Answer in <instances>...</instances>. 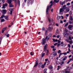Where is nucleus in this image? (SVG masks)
<instances>
[{
  "label": "nucleus",
  "mask_w": 73,
  "mask_h": 73,
  "mask_svg": "<svg viewBox=\"0 0 73 73\" xmlns=\"http://www.w3.org/2000/svg\"><path fill=\"white\" fill-rule=\"evenodd\" d=\"M52 5H53L52 4H51L49 7V6H47V7L46 9V13L47 15H48V14L49 13V9L50 8H51L52 7Z\"/></svg>",
  "instance_id": "f257e3e1"
},
{
  "label": "nucleus",
  "mask_w": 73,
  "mask_h": 73,
  "mask_svg": "<svg viewBox=\"0 0 73 73\" xmlns=\"http://www.w3.org/2000/svg\"><path fill=\"white\" fill-rule=\"evenodd\" d=\"M47 38H48V36H47L46 38L45 39L44 38H43L42 39V45H44V44L45 45V43H46V40L47 39Z\"/></svg>",
  "instance_id": "f03ea898"
},
{
  "label": "nucleus",
  "mask_w": 73,
  "mask_h": 73,
  "mask_svg": "<svg viewBox=\"0 0 73 73\" xmlns=\"http://www.w3.org/2000/svg\"><path fill=\"white\" fill-rule=\"evenodd\" d=\"M7 1L8 3L9 4V7H13V5L11 4V3H12V0H7Z\"/></svg>",
  "instance_id": "7ed1b4c3"
},
{
  "label": "nucleus",
  "mask_w": 73,
  "mask_h": 73,
  "mask_svg": "<svg viewBox=\"0 0 73 73\" xmlns=\"http://www.w3.org/2000/svg\"><path fill=\"white\" fill-rule=\"evenodd\" d=\"M2 12L3 15H5V14H6V13H7V10L5 9H3Z\"/></svg>",
  "instance_id": "20e7f679"
},
{
  "label": "nucleus",
  "mask_w": 73,
  "mask_h": 73,
  "mask_svg": "<svg viewBox=\"0 0 73 73\" xmlns=\"http://www.w3.org/2000/svg\"><path fill=\"white\" fill-rule=\"evenodd\" d=\"M57 54V52L56 51L54 52H52L53 57H55V56H56Z\"/></svg>",
  "instance_id": "39448f33"
},
{
  "label": "nucleus",
  "mask_w": 73,
  "mask_h": 73,
  "mask_svg": "<svg viewBox=\"0 0 73 73\" xmlns=\"http://www.w3.org/2000/svg\"><path fill=\"white\" fill-rule=\"evenodd\" d=\"M72 27H73V26L72 25H68V28L70 30H72Z\"/></svg>",
  "instance_id": "423d86ee"
},
{
  "label": "nucleus",
  "mask_w": 73,
  "mask_h": 73,
  "mask_svg": "<svg viewBox=\"0 0 73 73\" xmlns=\"http://www.w3.org/2000/svg\"><path fill=\"white\" fill-rule=\"evenodd\" d=\"M63 35L65 37H66V38H67L68 37V34H67V33H64Z\"/></svg>",
  "instance_id": "0eeeda50"
},
{
  "label": "nucleus",
  "mask_w": 73,
  "mask_h": 73,
  "mask_svg": "<svg viewBox=\"0 0 73 73\" xmlns=\"http://www.w3.org/2000/svg\"><path fill=\"white\" fill-rule=\"evenodd\" d=\"M48 19L50 24H51V23L50 22H52V23H53V19H52L51 21H50V17L48 18Z\"/></svg>",
  "instance_id": "6e6552de"
},
{
  "label": "nucleus",
  "mask_w": 73,
  "mask_h": 73,
  "mask_svg": "<svg viewBox=\"0 0 73 73\" xmlns=\"http://www.w3.org/2000/svg\"><path fill=\"white\" fill-rule=\"evenodd\" d=\"M13 9H9V11H10V14L12 15V12L13 11Z\"/></svg>",
  "instance_id": "1a4fd4ad"
},
{
  "label": "nucleus",
  "mask_w": 73,
  "mask_h": 73,
  "mask_svg": "<svg viewBox=\"0 0 73 73\" xmlns=\"http://www.w3.org/2000/svg\"><path fill=\"white\" fill-rule=\"evenodd\" d=\"M65 1H64L63 2H62L61 1H60V5H63L64 4H65Z\"/></svg>",
  "instance_id": "9d476101"
},
{
  "label": "nucleus",
  "mask_w": 73,
  "mask_h": 73,
  "mask_svg": "<svg viewBox=\"0 0 73 73\" xmlns=\"http://www.w3.org/2000/svg\"><path fill=\"white\" fill-rule=\"evenodd\" d=\"M48 44H46L45 46H44V50H46V48H47V47H48Z\"/></svg>",
  "instance_id": "9b49d317"
},
{
  "label": "nucleus",
  "mask_w": 73,
  "mask_h": 73,
  "mask_svg": "<svg viewBox=\"0 0 73 73\" xmlns=\"http://www.w3.org/2000/svg\"><path fill=\"white\" fill-rule=\"evenodd\" d=\"M64 11V9L62 8H60V12H62Z\"/></svg>",
  "instance_id": "f8f14e48"
},
{
  "label": "nucleus",
  "mask_w": 73,
  "mask_h": 73,
  "mask_svg": "<svg viewBox=\"0 0 73 73\" xmlns=\"http://www.w3.org/2000/svg\"><path fill=\"white\" fill-rule=\"evenodd\" d=\"M63 61H65V60H66V58H67V57L65 56H63Z\"/></svg>",
  "instance_id": "ddd939ff"
},
{
  "label": "nucleus",
  "mask_w": 73,
  "mask_h": 73,
  "mask_svg": "<svg viewBox=\"0 0 73 73\" xmlns=\"http://www.w3.org/2000/svg\"><path fill=\"white\" fill-rule=\"evenodd\" d=\"M63 8L64 9H66L67 8V7H66V5H64L63 6Z\"/></svg>",
  "instance_id": "4468645a"
},
{
  "label": "nucleus",
  "mask_w": 73,
  "mask_h": 73,
  "mask_svg": "<svg viewBox=\"0 0 73 73\" xmlns=\"http://www.w3.org/2000/svg\"><path fill=\"white\" fill-rule=\"evenodd\" d=\"M49 50H47L46 52V55L47 56H48V54H49Z\"/></svg>",
  "instance_id": "2eb2a0df"
},
{
  "label": "nucleus",
  "mask_w": 73,
  "mask_h": 73,
  "mask_svg": "<svg viewBox=\"0 0 73 73\" xmlns=\"http://www.w3.org/2000/svg\"><path fill=\"white\" fill-rule=\"evenodd\" d=\"M52 29H53V28L52 27H49L48 28V31H50V30H52Z\"/></svg>",
  "instance_id": "dca6fc26"
},
{
  "label": "nucleus",
  "mask_w": 73,
  "mask_h": 73,
  "mask_svg": "<svg viewBox=\"0 0 73 73\" xmlns=\"http://www.w3.org/2000/svg\"><path fill=\"white\" fill-rule=\"evenodd\" d=\"M67 68L68 70H71V69H72V67L68 66L67 67Z\"/></svg>",
  "instance_id": "f3484780"
},
{
  "label": "nucleus",
  "mask_w": 73,
  "mask_h": 73,
  "mask_svg": "<svg viewBox=\"0 0 73 73\" xmlns=\"http://www.w3.org/2000/svg\"><path fill=\"white\" fill-rule=\"evenodd\" d=\"M60 0H54V2H55V3H58L59 2Z\"/></svg>",
  "instance_id": "a211bd4d"
},
{
  "label": "nucleus",
  "mask_w": 73,
  "mask_h": 73,
  "mask_svg": "<svg viewBox=\"0 0 73 73\" xmlns=\"http://www.w3.org/2000/svg\"><path fill=\"white\" fill-rule=\"evenodd\" d=\"M30 1H27V5L28 6H29V5L30 4Z\"/></svg>",
  "instance_id": "6ab92c4d"
},
{
  "label": "nucleus",
  "mask_w": 73,
  "mask_h": 73,
  "mask_svg": "<svg viewBox=\"0 0 73 73\" xmlns=\"http://www.w3.org/2000/svg\"><path fill=\"white\" fill-rule=\"evenodd\" d=\"M38 63L36 62L34 66V68H35V67H36V66H37L38 65Z\"/></svg>",
  "instance_id": "aec40b11"
},
{
  "label": "nucleus",
  "mask_w": 73,
  "mask_h": 73,
  "mask_svg": "<svg viewBox=\"0 0 73 73\" xmlns=\"http://www.w3.org/2000/svg\"><path fill=\"white\" fill-rule=\"evenodd\" d=\"M49 68L50 69H53V66H50L49 67Z\"/></svg>",
  "instance_id": "412c9836"
},
{
  "label": "nucleus",
  "mask_w": 73,
  "mask_h": 73,
  "mask_svg": "<svg viewBox=\"0 0 73 73\" xmlns=\"http://www.w3.org/2000/svg\"><path fill=\"white\" fill-rule=\"evenodd\" d=\"M60 19H61V17L60 16H58L57 17V20H60Z\"/></svg>",
  "instance_id": "4be33fe9"
},
{
  "label": "nucleus",
  "mask_w": 73,
  "mask_h": 73,
  "mask_svg": "<svg viewBox=\"0 0 73 73\" xmlns=\"http://www.w3.org/2000/svg\"><path fill=\"white\" fill-rule=\"evenodd\" d=\"M53 40L54 42H57V41H58V40L57 39H53Z\"/></svg>",
  "instance_id": "5701e85b"
},
{
  "label": "nucleus",
  "mask_w": 73,
  "mask_h": 73,
  "mask_svg": "<svg viewBox=\"0 0 73 73\" xmlns=\"http://www.w3.org/2000/svg\"><path fill=\"white\" fill-rule=\"evenodd\" d=\"M30 54L31 56H33V55H34V52H31L30 53Z\"/></svg>",
  "instance_id": "b1692460"
},
{
  "label": "nucleus",
  "mask_w": 73,
  "mask_h": 73,
  "mask_svg": "<svg viewBox=\"0 0 73 73\" xmlns=\"http://www.w3.org/2000/svg\"><path fill=\"white\" fill-rule=\"evenodd\" d=\"M4 17L6 20H8V16H5Z\"/></svg>",
  "instance_id": "393cba45"
},
{
  "label": "nucleus",
  "mask_w": 73,
  "mask_h": 73,
  "mask_svg": "<svg viewBox=\"0 0 73 73\" xmlns=\"http://www.w3.org/2000/svg\"><path fill=\"white\" fill-rule=\"evenodd\" d=\"M69 23L70 24H73V21L71 22V21H69Z\"/></svg>",
  "instance_id": "a878e982"
},
{
  "label": "nucleus",
  "mask_w": 73,
  "mask_h": 73,
  "mask_svg": "<svg viewBox=\"0 0 73 73\" xmlns=\"http://www.w3.org/2000/svg\"><path fill=\"white\" fill-rule=\"evenodd\" d=\"M33 3H34V0H33L31 1L30 4H32Z\"/></svg>",
  "instance_id": "bb28decb"
},
{
  "label": "nucleus",
  "mask_w": 73,
  "mask_h": 73,
  "mask_svg": "<svg viewBox=\"0 0 73 73\" xmlns=\"http://www.w3.org/2000/svg\"><path fill=\"white\" fill-rule=\"evenodd\" d=\"M68 25H69V23H67L65 25V27H67V26H68Z\"/></svg>",
  "instance_id": "cd10ccee"
},
{
  "label": "nucleus",
  "mask_w": 73,
  "mask_h": 73,
  "mask_svg": "<svg viewBox=\"0 0 73 73\" xmlns=\"http://www.w3.org/2000/svg\"><path fill=\"white\" fill-rule=\"evenodd\" d=\"M5 21V20H4V19H2L1 20V22H4Z\"/></svg>",
  "instance_id": "c85d7f7f"
},
{
  "label": "nucleus",
  "mask_w": 73,
  "mask_h": 73,
  "mask_svg": "<svg viewBox=\"0 0 73 73\" xmlns=\"http://www.w3.org/2000/svg\"><path fill=\"white\" fill-rule=\"evenodd\" d=\"M70 20H71L72 21H73V17H72V16L70 17Z\"/></svg>",
  "instance_id": "c756f323"
},
{
  "label": "nucleus",
  "mask_w": 73,
  "mask_h": 73,
  "mask_svg": "<svg viewBox=\"0 0 73 73\" xmlns=\"http://www.w3.org/2000/svg\"><path fill=\"white\" fill-rule=\"evenodd\" d=\"M42 63H39V68H40V67L41 66H42Z\"/></svg>",
  "instance_id": "7c9ffc66"
},
{
  "label": "nucleus",
  "mask_w": 73,
  "mask_h": 73,
  "mask_svg": "<svg viewBox=\"0 0 73 73\" xmlns=\"http://www.w3.org/2000/svg\"><path fill=\"white\" fill-rule=\"evenodd\" d=\"M50 73H53V71L52 70H50Z\"/></svg>",
  "instance_id": "2f4dec72"
},
{
  "label": "nucleus",
  "mask_w": 73,
  "mask_h": 73,
  "mask_svg": "<svg viewBox=\"0 0 73 73\" xmlns=\"http://www.w3.org/2000/svg\"><path fill=\"white\" fill-rule=\"evenodd\" d=\"M5 17V16L4 15H3L0 17L1 19H3V18H4V17Z\"/></svg>",
  "instance_id": "473e14b6"
},
{
  "label": "nucleus",
  "mask_w": 73,
  "mask_h": 73,
  "mask_svg": "<svg viewBox=\"0 0 73 73\" xmlns=\"http://www.w3.org/2000/svg\"><path fill=\"white\" fill-rule=\"evenodd\" d=\"M45 53H43L42 55V57H43L45 56Z\"/></svg>",
  "instance_id": "72a5a7b5"
},
{
  "label": "nucleus",
  "mask_w": 73,
  "mask_h": 73,
  "mask_svg": "<svg viewBox=\"0 0 73 73\" xmlns=\"http://www.w3.org/2000/svg\"><path fill=\"white\" fill-rule=\"evenodd\" d=\"M62 54H63V53H60L59 57H61V55H62Z\"/></svg>",
  "instance_id": "f704fd0d"
},
{
  "label": "nucleus",
  "mask_w": 73,
  "mask_h": 73,
  "mask_svg": "<svg viewBox=\"0 0 73 73\" xmlns=\"http://www.w3.org/2000/svg\"><path fill=\"white\" fill-rule=\"evenodd\" d=\"M72 11H70L69 13V15H72Z\"/></svg>",
  "instance_id": "c9c22d12"
},
{
  "label": "nucleus",
  "mask_w": 73,
  "mask_h": 73,
  "mask_svg": "<svg viewBox=\"0 0 73 73\" xmlns=\"http://www.w3.org/2000/svg\"><path fill=\"white\" fill-rule=\"evenodd\" d=\"M45 66H44V65H42L41 66L42 68H44L45 67Z\"/></svg>",
  "instance_id": "e433bc0d"
},
{
  "label": "nucleus",
  "mask_w": 73,
  "mask_h": 73,
  "mask_svg": "<svg viewBox=\"0 0 73 73\" xmlns=\"http://www.w3.org/2000/svg\"><path fill=\"white\" fill-rule=\"evenodd\" d=\"M51 48H54V46H53V45H52L51 46Z\"/></svg>",
  "instance_id": "4c0bfd02"
},
{
  "label": "nucleus",
  "mask_w": 73,
  "mask_h": 73,
  "mask_svg": "<svg viewBox=\"0 0 73 73\" xmlns=\"http://www.w3.org/2000/svg\"><path fill=\"white\" fill-rule=\"evenodd\" d=\"M70 5V3H67L66 5H67V6H68V5Z\"/></svg>",
  "instance_id": "58836bf2"
},
{
  "label": "nucleus",
  "mask_w": 73,
  "mask_h": 73,
  "mask_svg": "<svg viewBox=\"0 0 73 73\" xmlns=\"http://www.w3.org/2000/svg\"><path fill=\"white\" fill-rule=\"evenodd\" d=\"M69 11H70L69 9L68 8L66 9V11H67V12H69Z\"/></svg>",
  "instance_id": "ea45409f"
},
{
  "label": "nucleus",
  "mask_w": 73,
  "mask_h": 73,
  "mask_svg": "<svg viewBox=\"0 0 73 73\" xmlns=\"http://www.w3.org/2000/svg\"><path fill=\"white\" fill-rule=\"evenodd\" d=\"M5 7H7L8 5V4L7 3H5V5H3Z\"/></svg>",
  "instance_id": "a19ab883"
},
{
  "label": "nucleus",
  "mask_w": 73,
  "mask_h": 73,
  "mask_svg": "<svg viewBox=\"0 0 73 73\" xmlns=\"http://www.w3.org/2000/svg\"><path fill=\"white\" fill-rule=\"evenodd\" d=\"M14 2L15 3H16V4H17L18 3L17 2V0H14Z\"/></svg>",
  "instance_id": "79ce46f5"
},
{
  "label": "nucleus",
  "mask_w": 73,
  "mask_h": 73,
  "mask_svg": "<svg viewBox=\"0 0 73 73\" xmlns=\"http://www.w3.org/2000/svg\"><path fill=\"white\" fill-rule=\"evenodd\" d=\"M18 1L19 2V5L20 6V0H18Z\"/></svg>",
  "instance_id": "37998d69"
},
{
  "label": "nucleus",
  "mask_w": 73,
  "mask_h": 73,
  "mask_svg": "<svg viewBox=\"0 0 73 73\" xmlns=\"http://www.w3.org/2000/svg\"><path fill=\"white\" fill-rule=\"evenodd\" d=\"M60 44H57V47L58 48V47H59V46H60Z\"/></svg>",
  "instance_id": "c03bdc74"
},
{
  "label": "nucleus",
  "mask_w": 73,
  "mask_h": 73,
  "mask_svg": "<svg viewBox=\"0 0 73 73\" xmlns=\"http://www.w3.org/2000/svg\"><path fill=\"white\" fill-rule=\"evenodd\" d=\"M69 39L70 40H72V38H71V37L69 36Z\"/></svg>",
  "instance_id": "a18cd8bd"
},
{
  "label": "nucleus",
  "mask_w": 73,
  "mask_h": 73,
  "mask_svg": "<svg viewBox=\"0 0 73 73\" xmlns=\"http://www.w3.org/2000/svg\"><path fill=\"white\" fill-rule=\"evenodd\" d=\"M48 30H47L46 31H45V34L46 35V34H47V33H48Z\"/></svg>",
  "instance_id": "49530a36"
},
{
  "label": "nucleus",
  "mask_w": 73,
  "mask_h": 73,
  "mask_svg": "<svg viewBox=\"0 0 73 73\" xmlns=\"http://www.w3.org/2000/svg\"><path fill=\"white\" fill-rule=\"evenodd\" d=\"M2 8H3V9H5V7L4 5H3Z\"/></svg>",
  "instance_id": "de8ad7c7"
},
{
  "label": "nucleus",
  "mask_w": 73,
  "mask_h": 73,
  "mask_svg": "<svg viewBox=\"0 0 73 73\" xmlns=\"http://www.w3.org/2000/svg\"><path fill=\"white\" fill-rule=\"evenodd\" d=\"M68 47H69V48H70V44H68Z\"/></svg>",
  "instance_id": "09e8293b"
},
{
  "label": "nucleus",
  "mask_w": 73,
  "mask_h": 73,
  "mask_svg": "<svg viewBox=\"0 0 73 73\" xmlns=\"http://www.w3.org/2000/svg\"><path fill=\"white\" fill-rule=\"evenodd\" d=\"M68 51L70 52H71V50H70V48H68Z\"/></svg>",
  "instance_id": "8fccbe9b"
},
{
  "label": "nucleus",
  "mask_w": 73,
  "mask_h": 73,
  "mask_svg": "<svg viewBox=\"0 0 73 73\" xmlns=\"http://www.w3.org/2000/svg\"><path fill=\"white\" fill-rule=\"evenodd\" d=\"M6 29H7V28L6 27H5L3 29V30L5 31V30H6Z\"/></svg>",
  "instance_id": "3c124183"
},
{
  "label": "nucleus",
  "mask_w": 73,
  "mask_h": 73,
  "mask_svg": "<svg viewBox=\"0 0 73 73\" xmlns=\"http://www.w3.org/2000/svg\"><path fill=\"white\" fill-rule=\"evenodd\" d=\"M6 36L7 37H9V34H8Z\"/></svg>",
  "instance_id": "603ef678"
},
{
  "label": "nucleus",
  "mask_w": 73,
  "mask_h": 73,
  "mask_svg": "<svg viewBox=\"0 0 73 73\" xmlns=\"http://www.w3.org/2000/svg\"><path fill=\"white\" fill-rule=\"evenodd\" d=\"M52 34H50L48 35V36H49V37H52Z\"/></svg>",
  "instance_id": "864d4df0"
},
{
  "label": "nucleus",
  "mask_w": 73,
  "mask_h": 73,
  "mask_svg": "<svg viewBox=\"0 0 73 73\" xmlns=\"http://www.w3.org/2000/svg\"><path fill=\"white\" fill-rule=\"evenodd\" d=\"M61 53V50H59L58 52V53Z\"/></svg>",
  "instance_id": "5fc2aeb1"
},
{
  "label": "nucleus",
  "mask_w": 73,
  "mask_h": 73,
  "mask_svg": "<svg viewBox=\"0 0 73 73\" xmlns=\"http://www.w3.org/2000/svg\"><path fill=\"white\" fill-rule=\"evenodd\" d=\"M58 44V43H54V45L55 46V45H57V44Z\"/></svg>",
  "instance_id": "6e6d98bb"
},
{
  "label": "nucleus",
  "mask_w": 73,
  "mask_h": 73,
  "mask_svg": "<svg viewBox=\"0 0 73 73\" xmlns=\"http://www.w3.org/2000/svg\"><path fill=\"white\" fill-rule=\"evenodd\" d=\"M70 61H73V58L72 59L70 58Z\"/></svg>",
  "instance_id": "4d7b16f0"
},
{
  "label": "nucleus",
  "mask_w": 73,
  "mask_h": 73,
  "mask_svg": "<svg viewBox=\"0 0 73 73\" xmlns=\"http://www.w3.org/2000/svg\"><path fill=\"white\" fill-rule=\"evenodd\" d=\"M63 54H64V55H66L67 54L66 53H63Z\"/></svg>",
  "instance_id": "13d9d810"
},
{
  "label": "nucleus",
  "mask_w": 73,
  "mask_h": 73,
  "mask_svg": "<svg viewBox=\"0 0 73 73\" xmlns=\"http://www.w3.org/2000/svg\"><path fill=\"white\" fill-rule=\"evenodd\" d=\"M58 43H59V44H60V43L61 42V41H60L59 40H58Z\"/></svg>",
  "instance_id": "bf43d9fd"
},
{
  "label": "nucleus",
  "mask_w": 73,
  "mask_h": 73,
  "mask_svg": "<svg viewBox=\"0 0 73 73\" xmlns=\"http://www.w3.org/2000/svg\"><path fill=\"white\" fill-rule=\"evenodd\" d=\"M56 50V49L55 48H54L52 49V50L53 51H55V50Z\"/></svg>",
  "instance_id": "052dcab7"
},
{
  "label": "nucleus",
  "mask_w": 73,
  "mask_h": 73,
  "mask_svg": "<svg viewBox=\"0 0 73 73\" xmlns=\"http://www.w3.org/2000/svg\"><path fill=\"white\" fill-rule=\"evenodd\" d=\"M60 35H57V38H59V37H60Z\"/></svg>",
  "instance_id": "680f3d73"
},
{
  "label": "nucleus",
  "mask_w": 73,
  "mask_h": 73,
  "mask_svg": "<svg viewBox=\"0 0 73 73\" xmlns=\"http://www.w3.org/2000/svg\"><path fill=\"white\" fill-rule=\"evenodd\" d=\"M66 41L67 42H69V39H66Z\"/></svg>",
  "instance_id": "e2e57ef3"
},
{
  "label": "nucleus",
  "mask_w": 73,
  "mask_h": 73,
  "mask_svg": "<svg viewBox=\"0 0 73 73\" xmlns=\"http://www.w3.org/2000/svg\"><path fill=\"white\" fill-rule=\"evenodd\" d=\"M70 62V60H68V62H67V64H69Z\"/></svg>",
  "instance_id": "0e129e2a"
},
{
  "label": "nucleus",
  "mask_w": 73,
  "mask_h": 73,
  "mask_svg": "<svg viewBox=\"0 0 73 73\" xmlns=\"http://www.w3.org/2000/svg\"><path fill=\"white\" fill-rule=\"evenodd\" d=\"M53 3V1L52 0L50 2V4H52Z\"/></svg>",
  "instance_id": "69168bd1"
},
{
  "label": "nucleus",
  "mask_w": 73,
  "mask_h": 73,
  "mask_svg": "<svg viewBox=\"0 0 73 73\" xmlns=\"http://www.w3.org/2000/svg\"><path fill=\"white\" fill-rule=\"evenodd\" d=\"M66 73H69V72L68 71H66Z\"/></svg>",
  "instance_id": "338daca9"
},
{
  "label": "nucleus",
  "mask_w": 73,
  "mask_h": 73,
  "mask_svg": "<svg viewBox=\"0 0 73 73\" xmlns=\"http://www.w3.org/2000/svg\"><path fill=\"white\" fill-rule=\"evenodd\" d=\"M45 28L43 27L42 28V31H45Z\"/></svg>",
  "instance_id": "774afa93"
}]
</instances>
